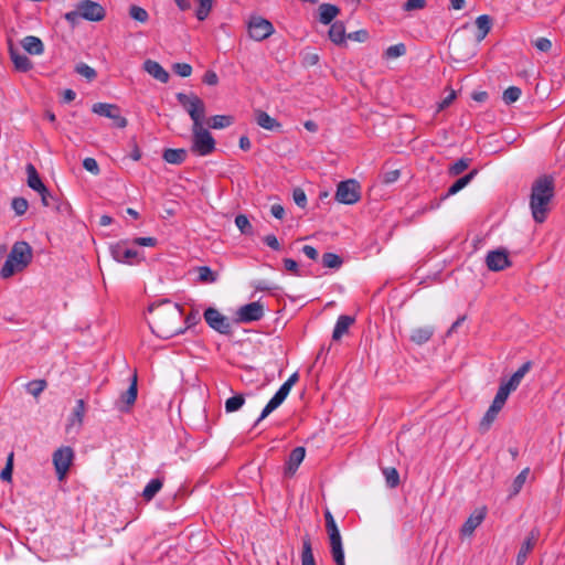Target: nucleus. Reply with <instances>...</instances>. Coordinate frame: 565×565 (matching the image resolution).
I'll use <instances>...</instances> for the list:
<instances>
[{
    "mask_svg": "<svg viewBox=\"0 0 565 565\" xmlns=\"http://www.w3.org/2000/svg\"><path fill=\"white\" fill-rule=\"evenodd\" d=\"M150 318L148 319L151 331L159 338L170 339L183 333V312L178 303L163 300L160 303L149 307Z\"/></svg>",
    "mask_w": 565,
    "mask_h": 565,
    "instance_id": "obj_1",
    "label": "nucleus"
},
{
    "mask_svg": "<svg viewBox=\"0 0 565 565\" xmlns=\"http://www.w3.org/2000/svg\"><path fill=\"white\" fill-rule=\"evenodd\" d=\"M553 196L554 181L551 177L544 175L533 183L530 207L535 222L543 223L546 220Z\"/></svg>",
    "mask_w": 565,
    "mask_h": 565,
    "instance_id": "obj_2",
    "label": "nucleus"
},
{
    "mask_svg": "<svg viewBox=\"0 0 565 565\" xmlns=\"http://www.w3.org/2000/svg\"><path fill=\"white\" fill-rule=\"evenodd\" d=\"M32 256V248L26 242H15L0 270L1 277L10 278L22 271L31 263Z\"/></svg>",
    "mask_w": 565,
    "mask_h": 565,
    "instance_id": "obj_3",
    "label": "nucleus"
},
{
    "mask_svg": "<svg viewBox=\"0 0 565 565\" xmlns=\"http://www.w3.org/2000/svg\"><path fill=\"white\" fill-rule=\"evenodd\" d=\"M106 15V11L102 4L92 0H82L76 3L73 11L64 14L65 20L75 28L81 19L98 22L102 21Z\"/></svg>",
    "mask_w": 565,
    "mask_h": 565,
    "instance_id": "obj_4",
    "label": "nucleus"
},
{
    "mask_svg": "<svg viewBox=\"0 0 565 565\" xmlns=\"http://www.w3.org/2000/svg\"><path fill=\"white\" fill-rule=\"evenodd\" d=\"M175 97L179 104L189 114L193 122L192 125L203 124L205 117V104L196 94L178 93Z\"/></svg>",
    "mask_w": 565,
    "mask_h": 565,
    "instance_id": "obj_5",
    "label": "nucleus"
},
{
    "mask_svg": "<svg viewBox=\"0 0 565 565\" xmlns=\"http://www.w3.org/2000/svg\"><path fill=\"white\" fill-rule=\"evenodd\" d=\"M215 149V140L203 124L192 125L191 150L199 156H207Z\"/></svg>",
    "mask_w": 565,
    "mask_h": 565,
    "instance_id": "obj_6",
    "label": "nucleus"
},
{
    "mask_svg": "<svg viewBox=\"0 0 565 565\" xmlns=\"http://www.w3.org/2000/svg\"><path fill=\"white\" fill-rule=\"evenodd\" d=\"M131 241L121 239L119 242L113 243L109 245V253L111 257L121 264L126 265H135L139 264L143 257L140 256V253L131 247L129 244Z\"/></svg>",
    "mask_w": 565,
    "mask_h": 565,
    "instance_id": "obj_7",
    "label": "nucleus"
},
{
    "mask_svg": "<svg viewBox=\"0 0 565 565\" xmlns=\"http://www.w3.org/2000/svg\"><path fill=\"white\" fill-rule=\"evenodd\" d=\"M361 186L354 179L341 181L335 191V200L342 204H354L360 200Z\"/></svg>",
    "mask_w": 565,
    "mask_h": 565,
    "instance_id": "obj_8",
    "label": "nucleus"
},
{
    "mask_svg": "<svg viewBox=\"0 0 565 565\" xmlns=\"http://www.w3.org/2000/svg\"><path fill=\"white\" fill-rule=\"evenodd\" d=\"M204 319L209 327L218 333L228 334L232 331V323L228 318L215 308H207L204 311Z\"/></svg>",
    "mask_w": 565,
    "mask_h": 565,
    "instance_id": "obj_9",
    "label": "nucleus"
},
{
    "mask_svg": "<svg viewBox=\"0 0 565 565\" xmlns=\"http://www.w3.org/2000/svg\"><path fill=\"white\" fill-rule=\"evenodd\" d=\"M248 33L255 41H263L274 33L270 21L262 17H252L248 23Z\"/></svg>",
    "mask_w": 565,
    "mask_h": 565,
    "instance_id": "obj_10",
    "label": "nucleus"
},
{
    "mask_svg": "<svg viewBox=\"0 0 565 565\" xmlns=\"http://www.w3.org/2000/svg\"><path fill=\"white\" fill-rule=\"evenodd\" d=\"M92 110L99 116L111 119L118 128H125L127 126V119L121 116L117 105L96 103L93 105Z\"/></svg>",
    "mask_w": 565,
    "mask_h": 565,
    "instance_id": "obj_11",
    "label": "nucleus"
},
{
    "mask_svg": "<svg viewBox=\"0 0 565 565\" xmlns=\"http://www.w3.org/2000/svg\"><path fill=\"white\" fill-rule=\"evenodd\" d=\"M74 458L71 447H62L53 454V463L60 480L66 476Z\"/></svg>",
    "mask_w": 565,
    "mask_h": 565,
    "instance_id": "obj_12",
    "label": "nucleus"
},
{
    "mask_svg": "<svg viewBox=\"0 0 565 565\" xmlns=\"http://www.w3.org/2000/svg\"><path fill=\"white\" fill-rule=\"evenodd\" d=\"M264 316V308L258 301H254L242 306L236 311V322L246 323L252 321H258Z\"/></svg>",
    "mask_w": 565,
    "mask_h": 565,
    "instance_id": "obj_13",
    "label": "nucleus"
},
{
    "mask_svg": "<svg viewBox=\"0 0 565 565\" xmlns=\"http://www.w3.org/2000/svg\"><path fill=\"white\" fill-rule=\"evenodd\" d=\"M486 264L492 271L503 270L510 266L508 252L502 248L489 252L486 257Z\"/></svg>",
    "mask_w": 565,
    "mask_h": 565,
    "instance_id": "obj_14",
    "label": "nucleus"
},
{
    "mask_svg": "<svg viewBox=\"0 0 565 565\" xmlns=\"http://www.w3.org/2000/svg\"><path fill=\"white\" fill-rule=\"evenodd\" d=\"M487 515V508L476 509L462 524L460 533L463 536H471L475 530L483 522Z\"/></svg>",
    "mask_w": 565,
    "mask_h": 565,
    "instance_id": "obj_15",
    "label": "nucleus"
},
{
    "mask_svg": "<svg viewBox=\"0 0 565 565\" xmlns=\"http://www.w3.org/2000/svg\"><path fill=\"white\" fill-rule=\"evenodd\" d=\"M86 412L85 402L83 399H77L76 405L68 418L67 425H66V431L67 433H75L77 434L83 425L84 415Z\"/></svg>",
    "mask_w": 565,
    "mask_h": 565,
    "instance_id": "obj_16",
    "label": "nucleus"
},
{
    "mask_svg": "<svg viewBox=\"0 0 565 565\" xmlns=\"http://www.w3.org/2000/svg\"><path fill=\"white\" fill-rule=\"evenodd\" d=\"M137 393H138V390H137V375L134 374L132 375V380H131V383L129 385V387L127 388L126 392H124L121 394V396L119 397V399L116 402V407L120 411V412H127L129 411V408L134 405V403L136 402V398H137Z\"/></svg>",
    "mask_w": 565,
    "mask_h": 565,
    "instance_id": "obj_17",
    "label": "nucleus"
},
{
    "mask_svg": "<svg viewBox=\"0 0 565 565\" xmlns=\"http://www.w3.org/2000/svg\"><path fill=\"white\" fill-rule=\"evenodd\" d=\"M505 402L507 398L497 392L494 399L492 401V404L490 405L489 409L481 419L480 426L483 429H488L490 427V425L494 422L500 411L503 408Z\"/></svg>",
    "mask_w": 565,
    "mask_h": 565,
    "instance_id": "obj_18",
    "label": "nucleus"
},
{
    "mask_svg": "<svg viewBox=\"0 0 565 565\" xmlns=\"http://www.w3.org/2000/svg\"><path fill=\"white\" fill-rule=\"evenodd\" d=\"M540 536V532L537 529H533L524 542L522 543L520 551L516 556V565H523L527 558V555L533 550Z\"/></svg>",
    "mask_w": 565,
    "mask_h": 565,
    "instance_id": "obj_19",
    "label": "nucleus"
},
{
    "mask_svg": "<svg viewBox=\"0 0 565 565\" xmlns=\"http://www.w3.org/2000/svg\"><path fill=\"white\" fill-rule=\"evenodd\" d=\"M143 70L161 83L169 81V73L156 61L147 60L143 63Z\"/></svg>",
    "mask_w": 565,
    "mask_h": 565,
    "instance_id": "obj_20",
    "label": "nucleus"
},
{
    "mask_svg": "<svg viewBox=\"0 0 565 565\" xmlns=\"http://www.w3.org/2000/svg\"><path fill=\"white\" fill-rule=\"evenodd\" d=\"M306 456V449L303 447H296L289 455L286 472L288 475H294L298 469L299 465L303 461Z\"/></svg>",
    "mask_w": 565,
    "mask_h": 565,
    "instance_id": "obj_21",
    "label": "nucleus"
},
{
    "mask_svg": "<svg viewBox=\"0 0 565 565\" xmlns=\"http://www.w3.org/2000/svg\"><path fill=\"white\" fill-rule=\"evenodd\" d=\"M354 323V318L351 316H340L337 320V323L333 329L332 339L334 341L340 340L349 330V328Z\"/></svg>",
    "mask_w": 565,
    "mask_h": 565,
    "instance_id": "obj_22",
    "label": "nucleus"
},
{
    "mask_svg": "<svg viewBox=\"0 0 565 565\" xmlns=\"http://www.w3.org/2000/svg\"><path fill=\"white\" fill-rule=\"evenodd\" d=\"M21 44L32 55H41L44 52L43 42L38 36L28 35L22 40Z\"/></svg>",
    "mask_w": 565,
    "mask_h": 565,
    "instance_id": "obj_23",
    "label": "nucleus"
},
{
    "mask_svg": "<svg viewBox=\"0 0 565 565\" xmlns=\"http://www.w3.org/2000/svg\"><path fill=\"white\" fill-rule=\"evenodd\" d=\"M10 57L14 64V67L20 72H28L33 66L32 62L26 55L21 54L12 47L10 49Z\"/></svg>",
    "mask_w": 565,
    "mask_h": 565,
    "instance_id": "obj_24",
    "label": "nucleus"
},
{
    "mask_svg": "<svg viewBox=\"0 0 565 565\" xmlns=\"http://www.w3.org/2000/svg\"><path fill=\"white\" fill-rule=\"evenodd\" d=\"M331 554L334 563L344 562V551L342 546V537L341 534L329 536Z\"/></svg>",
    "mask_w": 565,
    "mask_h": 565,
    "instance_id": "obj_25",
    "label": "nucleus"
},
{
    "mask_svg": "<svg viewBox=\"0 0 565 565\" xmlns=\"http://www.w3.org/2000/svg\"><path fill=\"white\" fill-rule=\"evenodd\" d=\"M331 554L334 563L344 562V551L342 546V537L341 534L329 536Z\"/></svg>",
    "mask_w": 565,
    "mask_h": 565,
    "instance_id": "obj_26",
    "label": "nucleus"
},
{
    "mask_svg": "<svg viewBox=\"0 0 565 565\" xmlns=\"http://www.w3.org/2000/svg\"><path fill=\"white\" fill-rule=\"evenodd\" d=\"M256 122L258 126L266 130H278L281 125L273 117H270L267 113L263 110L256 111Z\"/></svg>",
    "mask_w": 565,
    "mask_h": 565,
    "instance_id": "obj_27",
    "label": "nucleus"
},
{
    "mask_svg": "<svg viewBox=\"0 0 565 565\" xmlns=\"http://www.w3.org/2000/svg\"><path fill=\"white\" fill-rule=\"evenodd\" d=\"M188 151L185 149H166L162 158L170 164H181L185 161Z\"/></svg>",
    "mask_w": 565,
    "mask_h": 565,
    "instance_id": "obj_28",
    "label": "nucleus"
},
{
    "mask_svg": "<svg viewBox=\"0 0 565 565\" xmlns=\"http://www.w3.org/2000/svg\"><path fill=\"white\" fill-rule=\"evenodd\" d=\"M26 174H28V185L32 190H34L39 193L40 191H43L44 188H46L44 185V183L42 182L35 167L33 164L29 163L26 166Z\"/></svg>",
    "mask_w": 565,
    "mask_h": 565,
    "instance_id": "obj_29",
    "label": "nucleus"
},
{
    "mask_svg": "<svg viewBox=\"0 0 565 565\" xmlns=\"http://www.w3.org/2000/svg\"><path fill=\"white\" fill-rule=\"evenodd\" d=\"M433 334H434V329L431 327H420V328H416L412 331L411 340L414 343L420 345V344H424L427 341H429V339L433 337Z\"/></svg>",
    "mask_w": 565,
    "mask_h": 565,
    "instance_id": "obj_30",
    "label": "nucleus"
},
{
    "mask_svg": "<svg viewBox=\"0 0 565 565\" xmlns=\"http://www.w3.org/2000/svg\"><path fill=\"white\" fill-rule=\"evenodd\" d=\"M338 13L339 8L333 4L323 3L319 7V20L323 24L331 23V21L338 15Z\"/></svg>",
    "mask_w": 565,
    "mask_h": 565,
    "instance_id": "obj_31",
    "label": "nucleus"
},
{
    "mask_svg": "<svg viewBox=\"0 0 565 565\" xmlns=\"http://www.w3.org/2000/svg\"><path fill=\"white\" fill-rule=\"evenodd\" d=\"M477 174V170H472L468 174L463 175L462 178L458 179L447 191L445 198L455 195L459 191H461L463 188H466L475 178Z\"/></svg>",
    "mask_w": 565,
    "mask_h": 565,
    "instance_id": "obj_32",
    "label": "nucleus"
},
{
    "mask_svg": "<svg viewBox=\"0 0 565 565\" xmlns=\"http://www.w3.org/2000/svg\"><path fill=\"white\" fill-rule=\"evenodd\" d=\"M162 484H163L162 479H160V478L151 479L147 483V486L145 487V489L142 491V498L146 501H151L156 497V494L161 490Z\"/></svg>",
    "mask_w": 565,
    "mask_h": 565,
    "instance_id": "obj_33",
    "label": "nucleus"
},
{
    "mask_svg": "<svg viewBox=\"0 0 565 565\" xmlns=\"http://www.w3.org/2000/svg\"><path fill=\"white\" fill-rule=\"evenodd\" d=\"M476 25L478 28V35L477 40L482 41L487 34L490 32L491 29V19L487 14L479 15L476 20Z\"/></svg>",
    "mask_w": 565,
    "mask_h": 565,
    "instance_id": "obj_34",
    "label": "nucleus"
},
{
    "mask_svg": "<svg viewBox=\"0 0 565 565\" xmlns=\"http://www.w3.org/2000/svg\"><path fill=\"white\" fill-rule=\"evenodd\" d=\"M329 38L335 44H341L345 38V28L342 22H334L329 30Z\"/></svg>",
    "mask_w": 565,
    "mask_h": 565,
    "instance_id": "obj_35",
    "label": "nucleus"
},
{
    "mask_svg": "<svg viewBox=\"0 0 565 565\" xmlns=\"http://www.w3.org/2000/svg\"><path fill=\"white\" fill-rule=\"evenodd\" d=\"M284 403V399L275 394L264 409L260 413V416L257 418L255 426L258 425L263 419H265L271 412L278 408Z\"/></svg>",
    "mask_w": 565,
    "mask_h": 565,
    "instance_id": "obj_36",
    "label": "nucleus"
},
{
    "mask_svg": "<svg viewBox=\"0 0 565 565\" xmlns=\"http://www.w3.org/2000/svg\"><path fill=\"white\" fill-rule=\"evenodd\" d=\"M233 124V117L226 115H215L210 118L209 126L212 129H223Z\"/></svg>",
    "mask_w": 565,
    "mask_h": 565,
    "instance_id": "obj_37",
    "label": "nucleus"
},
{
    "mask_svg": "<svg viewBox=\"0 0 565 565\" xmlns=\"http://www.w3.org/2000/svg\"><path fill=\"white\" fill-rule=\"evenodd\" d=\"M529 475H530V468H524L515 477V479L513 480L512 486H511V494L510 495H516L521 491L522 487L524 486V483L527 480Z\"/></svg>",
    "mask_w": 565,
    "mask_h": 565,
    "instance_id": "obj_38",
    "label": "nucleus"
},
{
    "mask_svg": "<svg viewBox=\"0 0 565 565\" xmlns=\"http://www.w3.org/2000/svg\"><path fill=\"white\" fill-rule=\"evenodd\" d=\"M301 565H316L309 539L302 541Z\"/></svg>",
    "mask_w": 565,
    "mask_h": 565,
    "instance_id": "obj_39",
    "label": "nucleus"
},
{
    "mask_svg": "<svg viewBox=\"0 0 565 565\" xmlns=\"http://www.w3.org/2000/svg\"><path fill=\"white\" fill-rule=\"evenodd\" d=\"M299 375L297 372L291 374L289 379L279 387L276 392L278 396H280L284 401L287 398L291 387L298 382Z\"/></svg>",
    "mask_w": 565,
    "mask_h": 565,
    "instance_id": "obj_40",
    "label": "nucleus"
},
{
    "mask_svg": "<svg viewBox=\"0 0 565 565\" xmlns=\"http://www.w3.org/2000/svg\"><path fill=\"white\" fill-rule=\"evenodd\" d=\"M199 279L202 282L205 284H212L217 280V274L214 273L210 267L207 266H201L198 268Z\"/></svg>",
    "mask_w": 565,
    "mask_h": 565,
    "instance_id": "obj_41",
    "label": "nucleus"
},
{
    "mask_svg": "<svg viewBox=\"0 0 565 565\" xmlns=\"http://www.w3.org/2000/svg\"><path fill=\"white\" fill-rule=\"evenodd\" d=\"M406 53V46L403 43L391 45L384 52V57L387 60L397 58Z\"/></svg>",
    "mask_w": 565,
    "mask_h": 565,
    "instance_id": "obj_42",
    "label": "nucleus"
},
{
    "mask_svg": "<svg viewBox=\"0 0 565 565\" xmlns=\"http://www.w3.org/2000/svg\"><path fill=\"white\" fill-rule=\"evenodd\" d=\"M245 403L243 395H234L226 399L225 402V411L227 413H233L238 411Z\"/></svg>",
    "mask_w": 565,
    "mask_h": 565,
    "instance_id": "obj_43",
    "label": "nucleus"
},
{
    "mask_svg": "<svg viewBox=\"0 0 565 565\" xmlns=\"http://www.w3.org/2000/svg\"><path fill=\"white\" fill-rule=\"evenodd\" d=\"M470 161L471 160L468 158H461V159L457 160L449 167V169H448L449 174L452 177H456V175L462 173L466 169H468Z\"/></svg>",
    "mask_w": 565,
    "mask_h": 565,
    "instance_id": "obj_44",
    "label": "nucleus"
},
{
    "mask_svg": "<svg viewBox=\"0 0 565 565\" xmlns=\"http://www.w3.org/2000/svg\"><path fill=\"white\" fill-rule=\"evenodd\" d=\"M386 484L390 488H395L399 483V475L395 468L388 467L383 469Z\"/></svg>",
    "mask_w": 565,
    "mask_h": 565,
    "instance_id": "obj_45",
    "label": "nucleus"
},
{
    "mask_svg": "<svg viewBox=\"0 0 565 565\" xmlns=\"http://www.w3.org/2000/svg\"><path fill=\"white\" fill-rule=\"evenodd\" d=\"M46 387V382L44 380H34L26 384V392L34 397H38Z\"/></svg>",
    "mask_w": 565,
    "mask_h": 565,
    "instance_id": "obj_46",
    "label": "nucleus"
},
{
    "mask_svg": "<svg viewBox=\"0 0 565 565\" xmlns=\"http://www.w3.org/2000/svg\"><path fill=\"white\" fill-rule=\"evenodd\" d=\"M235 225L242 234L250 235L253 233V226L247 216L239 214L235 217Z\"/></svg>",
    "mask_w": 565,
    "mask_h": 565,
    "instance_id": "obj_47",
    "label": "nucleus"
},
{
    "mask_svg": "<svg viewBox=\"0 0 565 565\" xmlns=\"http://www.w3.org/2000/svg\"><path fill=\"white\" fill-rule=\"evenodd\" d=\"M198 1H199V8L196 9L195 14L200 21H203L207 18V15L212 9L213 0H198Z\"/></svg>",
    "mask_w": 565,
    "mask_h": 565,
    "instance_id": "obj_48",
    "label": "nucleus"
},
{
    "mask_svg": "<svg viewBox=\"0 0 565 565\" xmlns=\"http://www.w3.org/2000/svg\"><path fill=\"white\" fill-rule=\"evenodd\" d=\"M322 264L327 268H339L342 264V259L337 254L326 253L322 256Z\"/></svg>",
    "mask_w": 565,
    "mask_h": 565,
    "instance_id": "obj_49",
    "label": "nucleus"
},
{
    "mask_svg": "<svg viewBox=\"0 0 565 565\" xmlns=\"http://www.w3.org/2000/svg\"><path fill=\"white\" fill-rule=\"evenodd\" d=\"M532 363L530 361L523 363L509 379L512 382H514L516 385H520L523 377L526 375V373L531 370Z\"/></svg>",
    "mask_w": 565,
    "mask_h": 565,
    "instance_id": "obj_50",
    "label": "nucleus"
},
{
    "mask_svg": "<svg viewBox=\"0 0 565 565\" xmlns=\"http://www.w3.org/2000/svg\"><path fill=\"white\" fill-rule=\"evenodd\" d=\"M13 458H14V454L11 451V452L8 455L6 467L2 469V471H1V473H0V479H1L2 481H8V482H10V481H11V479H12V471H13Z\"/></svg>",
    "mask_w": 565,
    "mask_h": 565,
    "instance_id": "obj_51",
    "label": "nucleus"
},
{
    "mask_svg": "<svg viewBox=\"0 0 565 565\" xmlns=\"http://www.w3.org/2000/svg\"><path fill=\"white\" fill-rule=\"evenodd\" d=\"M129 15L138 21V22H141V23H145L148 21L149 19V14L148 12L141 8V7H138V6H131L130 9H129Z\"/></svg>",
    "mask_w": 565,
    "mask_h": 565,
    "instance_id": "obj_52",
    "label": "nucleus"
},
{
    "mask_svg": "<svg viewBox=\"0 0 565 565\" xmlns=\"http://www.w3.org/2000/svg\"><path fill=\"white\" fill-rule=\"evenodd\" d=\"M520 96L521 89L519 87L511 86L504 90L502 98L505 104H512L516 102L520 98Z\"/></svg>",
    "mask_w": 565,
    "mask_h": 565,
    "instance_id": "obj_53",
    "label": "nucleus"
},
{
    "mask_svg": "<svg viewBox=\"0 0 565 565\" xmlns=\"http://www.w3.org/2000/svg\"><path fill=\"white\" fill-rule=\"evenodd\" d=\"M75 71L88 81H93L97 75L96 71L85 63L77 64Z\"/></svg>",
    "mask_w": 565,
    "mask_h": 565,
    "instance_id": "obj_54",
    "label": "nucleus"
},
{
    "mask_svg": "<svg viewBox=\"0 0 565 565\" xmlns=\"http://www.w3.org/2000/svg\"><path fill=\"white\" fill-rule=\"evenodd\" d=\"M11 206L17 215H23L29 207V203L24 198H14L12 200Z\"/></svg>",
    "mask_w": 565,
    "mask_h": 565,
    "instance_id": "obj_55",
    "label": "nucleus"
},
{
    "mask_svg": "<svg viewBox=\"0 0 565 565\" xmlns=\"http://www.w3.org/2000/svg\"><path fill=\"white\" fill-rule=\"evenodd\" d=\"M324 519H326V527H327L328 536L339 534L340 531H339L338 525L334 521V518L332 516L330 511H326Z\"/></svg>",
    "mask_w": 565,
    "mask_h": 565,
    "instance_id": "obj_56",
    "label": "nucleus"
},
{
    "mask_svg": "<svg viewBox=\"0 0 565 565\" xmlns=\"http://www.w3.org/2000/svg\"><path fill=\"white\" fill-rule=\"evenodd\" d=\"M39 194L41 195V201L44 206L58 209L56 205L57 200L50 193L47 188H44Z\"/></svg>",
    "mask_w": 565,
    "mask_h": 565,
    "instance_id": "obj_57",
    "label": "nucleus"
},
{
    "mask_svg": "<svg viewBox=\"0 0 565 565\" xmlns=\"http://www.w3.org/2000/svg\"><path fill=\"white\" fill-rule=\"evenodd\" d=\"M519 385H516L511 380L502 382L499 386L498 393L508 399L511 392L515 391Z\"/></svg>",
    "mask_w": 565,
    "mask_h": 565,
    "instance_id": "obj_58",
    "label": "nucleus"
},
{
    "mask_svg": "<svg viewBox=\"0 0 565 565\" xmlns=\"http://www.w3.org/2000/svg\"><path fill=\"white\" fill-rule=\"evenodd\" d=\"M173 71L181 77H189L192 73V66L188 63H177Z\"/></svg>",
    "mask_w": 565,
    "mask_h": 565,
    "instance_id": "obj_59",
    "label": "nucleus"
},
{
    "mask_svg": "<svg viewBox=\"0 0 565 565\" xmlns=\"http://www.w3.org/2000/svg\"><path fill=\"white\" fill-rule=\"evenodd\" d=\"M425 6H426V1L425 0H407L403 4V9L405 11H414V10L424 9Z\"/></svg>",
    "mask_w": 565,
    "mask_h": 565,
    "instance_id": "obj_60",
    "label": "nucleus"
},
{
    "mask_svg": "<svg viewBox=\"0 0 565 565\" xmlns=\"http://www.w3.org/2000/svg\"><path fill=\"white\" fill-rule=\"evenodd\" d=\"M292 199L295 203L300 207H305L307 204V196L302 189H295L292 193Z\"/></svg>",
    "mask_w": 565,
    "mask_h": 565,
    "instance_id": "obj_61",
    "label": "nucleus"
},
{
    "mask_svg": "<svg viewBox=\"0 0 565 565\" xmlns=\"http://www.w3.org/2000/svg\"><path fill=\"white\" fill-rule=\"evenodd\" d=\"M83 167L85 170L92 172L93 174L99 173V167L97 161L94 158H86L83 161Z\"/></svg>",
    "mask_w": 565,
    "mask_h": 565,
    "instance_id": "obj_62",
    "label": "nucleus"
},
{
    "mask_svg": "<svg viewBox=\"0 0 565 565\" xmlns=\"http://www.w3.org/2000/svg\"><path fill=\"white\" fill-rule=\"evenodd\" d=\"M157 238L154 237H137L131 241V244L139 245V246H148L153 247L157 245Z\"/></svg>",
    "mask_w": 565,
    "mask_h": 565,
    "instance_id": "obj_63",
    "label": "nucleus"
},
{
    "mask_svg": "<svg viewBox=\"0 0 565 565\" xmlns=\"http://www.w3.org/2000/svg\"><path fill=\"white\" fill-rule=\"evenodd\" d=\"M534 46L542 52H547L552 47V42L546 38H539L534 41Z\"/></svg>",
    "mask_w": 565,
    "mask_h": 565,
    "instance_id": "obj_64",
    "label": "nucleus"
}]
</instances>
